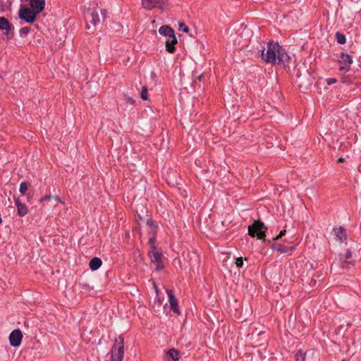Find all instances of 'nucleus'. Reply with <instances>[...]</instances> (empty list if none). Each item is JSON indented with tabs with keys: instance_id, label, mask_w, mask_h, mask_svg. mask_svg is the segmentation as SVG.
<instances>
[{
	"instance_id": "38",
	"label": "nucleus",
	"mask_w": 361,
	"mask_h": 361,
	"mask_svg": "<svg viewBox=\"0 0 361 361\" xmlns=\"http://www.w3.org/2000/svg\"><path fill=\"white\" fill-rule=\"evenodd\" d=\"M101 13H102V14L104 15V13H105V11H102V10H101Z\"/></svg>"
},
{
	"instance_id": "31",
	"label": "nucleus",
	"mask_w": 361,
	"mask_h": 361,
	"mask_svg": "<svg viewBox=\"0 0 361 361\" xmlns=\"http://www.w3.org/2000/svg\"><path fill=\"white\" fill-rule=\"evenodd\" d=\"M342 82L343 83H347V84H350V83H353V82L351 81L350 78H349V76H347L345 78H343V80H342Z\"/></svg>"
},
{
	"instance_id": "9",
	"label": "nucleus",
	"mask_w": 361,
	"mask_h": 361,
	"mask_svg": "<svg viewBox=\"0 0 361 361\" xmlns=\"http://www.w3.org/2000/svg\"><path fill=\"white\" fill-rule=\"evenodd\" d=\"M22 338L23 334L20 329L13 330L9 336L10 343L13 347L19 346L21 343Z\"/></svg>"
},
{
	"instance_id": "21",
	"label": "nucleus",
	"mask_w": 361,
	"mask_h": 361,
	"mask_svg": "<svg viewBox=\"0 0 361 361\" xmlns=\"http://www.w3.org/2000/svg\"><path fill=\"white\" fill-rule=\"evenodd\" d=\"M28 186H29V183L26 181H23L20 183L19 190H20V192L23 195H25V193L28 189Z\"/></svg>"
},
{
	"instance_id": "16",
	"label": "nucleus",
	"mask_w": 361,
	"mask_h": 361,
	"mask_svg": "<svg viewBox=\"0 0 361 361\" xmlns=\"http://www.w3.org/2000/svg\"><path fill=\"white\" fill-rule=\"evenodd\" d=\"M16 205L18 210V214L20 216H24L27 214L28 209L25 204L20 202L19 199L16 200Z\"/></svg>"
},
{
	"instance_id": "3",
	"label": "nucleus",
	"mask_w": 361,
	"mask_h": 361,
	"mask_svg": "<svg viewBox=\"0 0 361 361\" xmlns=\"http://www.w3.org/2000/svg\"><path fill=\"white\" fill-rule=\"evenodd\" d=\"M124 355V338L120 336L111 350V361H122Z\"/></svg>"
},
{
	"instance_id": "14",
	"label": "nucleus",
	"mask_w": 361,
	"mask_h": 361,
	"mask_svg": "<svg viewBox=\"0 0 361 361\" xmlns=\"http://www.w3.org/2000/svg\"><path fill=\"white\" fill-rule=\"evenodd\" d=\"M30 5L33 10L39 13L44 9L45 0H30Z\"/></svg>"
},
{
	"instance_id": "35",
	"label": "nucleus",
	"mask_w": 361,
	"mask_h": 361,
	"mask_svg": "<svg viewBox=\"0 0 361 361\" xmlns=\"http://www.w3.org/2000/svg\"><path fill=\"white\" fill-rule=\"evenodd\" d=\"M192 85L195 87L196 86L198 85V87L200 88L201 86L198 85V81L197 79L195 78L194 81H193V83H192Z\"/></svg>"
},
{
	"instance_id": "13",
	"label": "nucleus",
	"mask_w": 361,
	"mask_h": 361,
	"mask_svg": "<svg viewBox=\"0 0 361 361\" xmlns=\"http://www.w3.org/2000/svg\"><path fill=\"white\" fill-rule=\"evenodd\" d=\"M13 27V25L5 17H0V30L4 34L8 35Z\"/></svg>"
},
{
	"instance_id": "1",
	"label": "nucleus",
	"mask_w": 361,
	"mask_h": 361,
	"mask_svg": "<svg viewBox=\"0 0 361 361\" xmlns=\"http://www.w3.org/2000/svg\"><path fill=\"white\" fill-rule=\"evenodd\" d=\"M261 59L267 63H285L290 60V56L281 46L277 42H269L267 51L261 50Z\"/></svg>"
},
{
	"instance_id": "24",
	"label": "nucleus",
	"mask_w": 361,
	"mask_h": 361,
	"mask_svg": "<svg viewBox=\"0 0 361 361\" xmlns=\"http://www.w3.org/2000/svg\"><path fill=\"white\" fill-rule=\"evenodd\" d=\"M140 97L143 100L147 99V87L146 86H143L140 92Z\"/></svg>"
},
{
	"instance_id": "6",
	"label": "nucleus",
	"mask_w": 361,
	"mask_h": 361,
	"mask_svg": "<svg viewBox=\"0 0 361 361\" xmlns=\"http://www.w3.org/2000/svg\"><path fill=\"white\" fill-rule=\"evenodd\" d=\"M148 256L152 263L157 264L156 270L159 271L164 269V264L162 262L163 254L159 249L150 250L148 252Z\"/></svg>"
},
{
	"instance_id": "8",
	"label": "nucleus",
	"mask_w": 361,
	"mask_h": 361,
	"mask_svg": "<svg viewBox=\"0 0 361 361\" xmlns=\"http://www.w3.org/2000/svg\"><path fill=\"white\" fill-rule=\"evenodd\" d=\"M338 63L341 64L339 70L341 71L348 72L350 70V64L353 63V59L349 54L341 53Z\"/></svg>"
},
{
	"instance_id": "12",
	"label": "nucleus",
	"mask_w": 361,
	"mask_h": 361,
	"mask_svg": "<svg viewBox=\"0 0 361 361\" xmlns=\"http://www.w3.org/2000/svg\"><path fill=\"white\" fill-rule=\"evenodd\" d=\"M178 43L176 35H173L171 37L166 39L165 42V46L166 51L170 54H173L176 49L175 45Z\"/></svg>"
},
{
	"instance_id": "30",
	"label": "nucleus",
	"mask_w": 361,
	"mask_h": 361,
	"mask_svg": "<svg viewBox=\"0 0 361 361\" xmlns=\"http://www.w3.org/2000/svg\"><path fill=\"white\" fill-rule=\"evenodd\" d=\"M286 232V229H283V231H281L279 233V234L276 238H274V240H278V239L281 238L282 236L285 235Z\"/></svg>"
},
{
	"instance_id": "10",
	"label": "nucleus",
	"mask_w": 361,
	"mask_h": 361,
	"mask_svg": "<svg viewBox=\"0 0 361 361\" xmlns=\"http://www.w3.org/2000/svg\"><path fill=\"white\" fill-rule=\"evenodd\" d=\"M339 262L343 269H348L350 265H353L351 252L347 250L345 255H341Z\"/></svg>"
},
{
	"instance_id": "36",
	"label": "nucleus",
	"mask_w": 361,
	"mask_h": 361,
	"mask_svg": "<svg viewBox=\"0 0 361 361\" xmlns=\"http://www.w3.org/2000/svg\"><path fill=\"white\" fill-rule=\"evenodd\" d=\"M345 161V159L343 158V157H340L338 159V163H342Z\"/></svg>"
},
{
	"instance_id": "34",
	"label": "nucleus",
	"mask_w": 361,
	"mask_h": 361,
	"mask_svg": "<svg viewBox=\"0 0 361 361\" xmlns=\"http://www.w3.org/2000/svg\"><path fill=\"white\" fill-rule=\"evenodd\" d=\"M195 79H197L198 82H201L202 80H203L204 79V75L201 74V75H198L197 77H196Z\"/></svg>"
},
{
	"instance_id": "37",
	"label": "nucleus",
	"mask_w": 361,
	"mask_h": 361,
	"mask_svg": "<svg viewBox=\"0 0 361 361\" xmlns=\"http://www.w3.org/2000/svg\"><path fill=\"white\" fill-rule=\"evenodd\" d=\"M51 199H54L56 201H60V199L58 196H52Z\"/></svg>"
},
{
	"instance_id": "17",
	"label": "nucleus",
	"mask_w": 361,
	"mask_h": 361,
	"mask_svg": "<svg viewBox=\"0 0 361 361\" xmlns=\"http://www.w3.org/2000/svg\"><path fill=\"white\" fill-rule=\"evenodd\" d=\"M273 250H275L281 253H286L292 252L294 250L293 247H284L278 243H274L271 245Z\"/></svg>"
},
{
	"instance_id": "4",
	"label": "nucleus",
	"mask_w": 361,
	"mask_h": 361,
	"mask_svg": "<svg viewBox=\"0 0 361 361\" xmlns=\"http://www.w3.org/2000/svg\"><path fill=\"white\" fill-rule=\"evenodd\" d=\"M84 18L87 29L90 28V24L96 27L100 23L99 12L96 8H89L84 12Z\"/></svg>"
},
{
	"instance_id": "40",
	"label": "nucleus",
	"mask_w": 361,
	"mask_h": 361,
	"mask_svg": "<svg viewBox=\"0 0 361 361\" xmlns=\"http://www.w3.org/2000/svg\"><path fill=\"white\" fill-rule=\"evenodd\" d=\"M357 86L361 85V83H356Z\"/></svg>"
},
{
	"instance_id": "19",
	"label": "nucleus",
	"mask_w": 361,
	"mask_h": 361,
	"mask_svg": "<svg viewBox=\"0 0 361 361\" xmlns=\"http://www.w3.org/2000/svg\"><path fill=\"white\" fill-rule=\"evenodd\" d=\"M102 264V259L99 257H95L90 260L89 266L92 270L94 271L99 269L101 267Z\"/></svg>"
},
{
	"instance_id": "20",
	"label": "nucleus",
	"mask_w": 361,
	"mask_h": 361,
	"mask_svg": "<svg viewBox=\"0 0 361 361\" xmlns=\"http://www.w3.org/2000/svg\"><path fill=\"white\" fill-rule=\"evenodd\" d=\"M166 355L171 357L173 361H178L179 360V353L174 348L169 350Z\"/></svg>"
},
{
	"instance_id": "32",
	"label": "nucleus",
	"mask_w": 361,
	"mask_h": 361,
	"mask_svg": "<svg viewBox=\"0 0 361 361\" xmlns=\"http://www.w3.org/2000/svg\"><path fill=\"white\" fill-rule=\"evenodd\" d=\"M52 196L51 195H45L43 197H42L40 200H39V202H43L45 200H50L51 199Z\"/></svg>"
},
{
	"instance_id": "7",
	"label": "nucleus",
	"mask_w": 361,
	"mask_h": 361,
	"mask_svg": "<svg viewBox=\"0 0 361 361\" xmlns=\"http://www.w3.org/2000/svg\"><path fill=\"white\" fill-rule=\"evenodd\" d=\"M142 6L147 10L154 8L164 9L168 5V0H142Z\"/></svg>"
},
{
	"instance_id": "28",
	"label": "nucleus",
	"mask_w": 361,
	"mask_h": 361,
	"mask_svg": "<svg viewBox=\"0 0 361 361\" xmlns=\"http://www.w3.org/2000/svg\"><path fill=\"white\" fill-rule=\"evenodd\" d=\"M155 238H151L149 240V244L150 245V248L151 250H154V249H157V247L155 246Z\"/></svg>"
},
{
	"instance_id": "27",
	"label": "nucleus",
	"mask_w": 361,
	"mask_h": 361,
	"mask_svg": "<svg viewBox=\"0 0 361 361\" xmlns=\"http://www.w3.org/2000/svg\"><path fill=\"white\" fill-rule=\"evenodd\" d=\"M235 264L237 267L240 268L242 267L243 265V257H238L235 260Z\"/></svg>"
},
{
	"instance_id": "22",
	"label": "nucleus",
	"mask_w": 361,
	"mask_h": 361,
	"mask_svg": "<svg viewBox=\"0 0 361 361\" xmlns=\"http://www.w3.org/2000/svg\"><path fill=\"white\" fill-rule=\"evenodd\" d=\"M295 361H305V353L299 350L295 355Z\"/></svg>"
},
{
	"instance_id": "18",
	"label": "nucleus",
	"mask_w": 361,
	"mask_h": 361,
	"mask_svg": "<svg viewBox=\"0 0 361 361\" xmlns=\"http://www.w3.org/2000/svg\"><path fill=\"white\" fill-rule=\"evenodd\" d=\"M334 232L336 238L341 242H343L346 239L345 229L343 227L340 226L338 228H334Z\"/></svg>"
},
{
	"instance_id": "33",
	"label": "nucleus",
	"mask_w": 361,
	"mask_h": 361,
	"mask_svg": "<svg viewBox=\"0 0 361 361\" xmlns=\"http://www.w3.org/2000/svg\"><path fill=\"white\" fill-rule=\"evenodd\" d=\"M326 81H327L328 85H332V84L336 82V78H329L326 80Z\"/></svg>"
},
{
	"instance_id": "11",
	"label": "nucleus",
	"mask_w": 361,
	"mask_h": 361,
	"mask_svg": "<svg viewBox=\"0 0 361 361\" xmlns=\"http://www.w3.org/2000/svg\"><path fill=\"white\" fill-rule=\"evenodd\" d=\"M166 293L169 297V301L171 306V310L176 314H180V311L178 308V300L173 295V291L172 290H166Z\"/></svg>"
},
{
	"instance_id": "15",
	"label": "nucleus",
	"mask_w": 361,
	"mask_h": 361,
	"mask_svg": "<svg viewBox=\"0 0 361 361\" xmlns=\"http://www.w3.org/2000/svg\"><path fill=\"white\" fill-rule=\"evenodd\" d=\"M159 32L161 35L168 37V38L175 35L174 30L169 25L161 26Z\"/></svg>"
},
{
	"instance_id": "5",
	"label": "nucleus",
	"mask_w": 361,
	"mask_h": 361,
	"mask_svg": "<svg viewBox=\"0 0 361 361\" xmlns=\"http://www.w3.org/2000/svg\"><path fill=\"white\" fill-rule=\"evenodd\" d=\"M39 14L37 13L35 10H33L32 8H29L25 7V6H21L20 8L18 11V16L19 18L22 20H24L27 23H33L36 17Z\"/></svg>"
},
{
	"instance_id": "23",
	"label": "nucleus",
	"mask_w": 361,
	"mask_h": 361,
	"mask_svg": "<svg viewBox=\"0 0 361 361\" xmlns=\"http://www.w3.org/2000/svg\"><path fill=\"white\" fill-rule=\"evenodd\" d=\"M336 39L337 40V42L341 44H343L345 42V37L344 35H343L342 33L341 32H336Z\"/></svg>"
},
{
	"instance_id": "29",
	"label": "nucleus",
	"mask_w": 361,
	"mask_h": 361,
	"mask_svg": "<svg viewBox=\"0 0 361 361\" xmlns=\"http://www.w3.org/2000/svg\"><path fill=\"white\" fill-rule=\"evenodd\" d=\"M125 99L126 100V102L130 104H135V100L130 97H128V96H125Z\"/></svg>"
},
{
	"instance_id": "39",
	"label": "nucleus",
	"mask_w": 361,
	"mask_h": 361,
	"mask_svg": "<svg viewBox=\"0 0 361 361\" xmlns=\"http://www.w3.org/2000/svg\"><path fill=\"white\" fill-rule=\"evenodd\" d=\"M2 223V219L0 217V224Z\"/></svg>"
},
{
	"instance_id": "2",
	"label": "nucleus",
	"mask_w": 361,
	"mask_h": 361,
	"mask_svg": "<svg viewBox=\"0 0 361 361\" xmlns=\"http://www.w3.org/2000/svg\"><path fill=\"white\" fill-rule=\"evenodd\" d=\"M267 228L260 221H255L254 223L248 227V234L252 237H257V239H264L265 240V232Z\"/></svg>"
},
{
	"instance_id": "25",
	"label": "nucleus",
	"mask_w": 361,
	"mask_h": 361,
	"mask_svg": "<svg viewBox=\"0 0 361 361\" xmlns=\"http://www.w3.org/2000/svg\"><path fill=\"white\" fill-rule=\"evenodd\" d=\"M30 29L28 27H23L20 28V36H22V37L26 36L30 32Z\"/></svg>"
},
{
	"instance_id": "41",
	"label": "nucleus",
	"mask_w": 361,
	"mask_h": 361,
	"mask_svg": "<svg viewBox=\"0 0 361 361\" xmlns=\"http://www.w3.org/2000/svg\"><path fill=\"white\" fill-rule=\"evenodd\" d=\"M343 361H344V360H343Z\"/></svg>"
},
{
	"instance_id": "26",
	"label": "nucleus",
	"mask_w": 361,
	"mask_h": 361,
	"mask_svg": "<svg viewBox=\"0 0 361 361\" xmlns=\"http://www.w3.org/2000/svg\"><path fill=\"white\" fill-rule=\"evenodd\" d=\"M178 27L180 30H182L184 32H189V28L184 23H179Z\"/></svg>"
}]
</instances>
